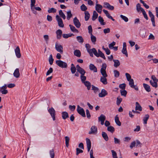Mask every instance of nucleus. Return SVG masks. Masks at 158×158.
I'll use <instances>...</instances> for the list:
<instances>
[{
    "instance_id": "nucleus-1",
    "label": "nucleus",
    "mask_w": 158,
    "mask_h": 158,
    "mask_svg": "<svg viewBox=\"0 0 158 158\" xmlns=\"http://www.w3.org/2000/svg\"><path fill=\"white\" fill-rule=\"evenodd\" d=\"M86 144L88 151H90V158H95V157L93 156V150L92 149L90 151L91 146V141L88 138H86Z\"/></svg>"
},
{
    "instance_id": "nucleus-2",
    "label": "nucleus",
    "mask_w": 158,
    "mask_h": 158,
    "mask_svg": "<svg viewBox=\"0 0 158 158\" xmlns=\"http://www.w3.org/2000/svg\"><path fill=\"white\" fill-rule=\"evenodd\" d=\"M56 64L59 67L62 68H66L68 65L66 63L60 60H56Z\"/></svg>"
},
{
    "instance_id": "nucleus-3",
    "label": "nucleus",
    "mask_w": 158,
    "mask_h": 158,
    "mask_svg": "<svg viewBox=\"0 0 158 158\" xmlns=\"http://www.w3.org/2000/svg\"><path fill=\"white\" fill-rule=\"evenodd\" d=\"M106 65L105 63H103L102 65V68L100 70V72L102 77H107L108 76L106 69Z\"/></svg>"
},
{
    "instance_id": "nucleus-4",
    "label": "nucleus",
    "mask_w": 158,
    "mask_h": 158,
    "mask_svg": "<svg viewBox=\"0 0 158 158\" xmlns=\"http://www.w3.org/2000/svg\"><path fill=\"white\" fill-rule=\"evenodd\" d=\"M56 19L58 22L59 26L60 27H63L64 24L61 18L58 15H56Z\"/></svg>"
},
{
    "instance_id": "nucleus-5",
    "label": "nucleus",
    "mask_w": 158,
    "mask_h": 158,
    "mask_svg": "<svg viewBox=\"0 0 158 158\" xmlns=\"http://www.w3.org/2000/svg\"><path fill=\"white\" fill-rule=\"evenodd\" d=\"M48 111L52 118L53 120L55 121L56 119V111L52 107L48 110Z\"/></svg>"
},
{
    "instance_id": "nucleus-6",
    "label": "nucleus",
    "mask_w": 158,
    "mask_h": 158,
    "mask_svg": "<svg viewBox=\"0 0 158 158\" xmlns=\"http://www.w3.org/2000/svg\"><path fill=\"white\" fill-rule=\"evenodd\" d=\"M77 111L78 114L83 117H85V113L84 109L80 107L79 105L77 106Z\"/></svg>"
},
{
    "instance_id": "nucleus-7",
    "label": "nucleus",
    "mask_w": 158,
    "mask_h": 158,
    "mask_svg": "<svg viewBox=\"0 0 158 158\" xmlns=\"http://www.w3.org/2000/svg\"><path fill=\"white\" fill-rule=\"evenodd\" d=\"M55 48L57 51L60 52V53H63V46L60 44L56 43L55 44Z\"/></svg>"
},
{
    "instance_id": "nucleus-8",
    "label": "nucleus",
    "mask_w": 158,
    "mask_h": 158,
    "mask_svg": "<svg viewBox=\"0 0 158 158\" xmlns=\"http://www.w3.org/2000/svg\"><path fill=\"white\" fill-rule=\"evenodd\" d=\"M76 69L77 72L81 74V75H84L85 73V71L80 66L77 64L76 65Z\"/></svg>"
},
{
    "instance_id": "nucleus-9",
    "label": "nucleus",
    "mask_w": 158,
    "mask_h": 158,
    "mask_svg": "<svg viewBox=\"0 0 158 158\" xmlns=\"http://www.w3.org/2000/svg\"><path fill=\"white\" fill-rule=\"evenodd\" d=\"M91 131L89 132V134H96L97 132V128L95 126H93L90 128Z\"/></svg>"
},
{
    "instance_id": "nucleus-10",
    "label": "nucleus",
    "mask_w": 158,
    "mask_h": 158,
    "mask_svg": "<svg viewBox=\"0 0 158 158\" xmlns=\"http://www.w3.org/2000/svg\"><path fill=\"white\" fill-rule=\"evenodd\" d=\"M6 88L7 85L6 84H5L3 86L1 87L0 92L2 94H7L8 91V90L6 89Z\"/></svg>"
},
{
    "instance_id": "nucleus-11",
    "label": "nucleus",
    "mask_w": 158,
    "mask_h": 158,
    "mask_svg": "<svg viewBox=\"0 0 158 158\" xmlns=\"http://www.w3.org/2000/svg\"><path fill=\"white\" fill-rule=\"evenodd\" d=\"M73 22L75 26L77 28L80 27L81 24L77 18L75 17L73 20Z\"/></svg>"
},
{
    "instance_id": "nucleus-12",
    "label": "nucleus",
    "mask_w": 158,
    "mask_h": 158,
    "mask_svg": "<svg viewBox=\"0 0 158 158\" xmlns=\"http://www.w3.org/2000/svg\"><path fill=\"white\" fill-rule=\"evenodd\" d=\"M104 7L107 8L110 10H113L114 9V7L111 6L108 2H104Z\"/></svg>"
},
{
    "instance_id": "nucleus-13",
    "label": "nucleus",
    "mask_w": 158,
    "mask_h": 158,
    "mask_svg": "<svg viewBox=\"0 0 158 158\" xmlns=\"http://www.w3.org/2000/svg\"><path fill=\"white\" fill-rule=\"evenodd\" d=\"M102 8V6L101 5L96 3L95 10L98 13H101Z\"/></svg>"
},
{
    "instance_id": "nucleus-14",
    "label": "nucleus",
    "mask_w": 158,
    "mask_h": 158,
    "mask_svg": "<svg viewBox=\"0 0 158 158\" xmlns=\"http://www.w3.org/2000/svg\"><path fill=\"white\" fill-rule=\"evenodd\" d=\"M107 94L108 93L106 91L105 89H102L101 92L99 94L98 96L100 97H103L107 95Z\"/></svg>"
},
{
    "instance_id": "nucleus-15",
    "label": "nucleus",
    "mask_w": 158,
    "mask_h": 158,
    "mask_svg": "<svg viewBox=\"0 0 158 158\" xmlns=\"http://www.w3.org/2000/svg\"><path fill=\"white\" fill-rule=\"evenodd\" d=\"M15 52L16 56L18 58H20L21 56V54L20 53V50L19 46L17 47L15 49Z\"/></svg>"
},
{
    "instance_id": "nucleus-16",
    "label": "nucleus",
    "mask_w": 158,
    "mask_h": 158,
    "mask_svg": "<svg viewBox=\"0 0 158 158\" xmlns=\"http://www.w3.org/2000/svg\"><path fill=\"white\" fill-rule=\"evenodd\" d=\"M85 47L86 48L87 52L89 53L90 56L92 57H93V54L91 53V51L92 49H90L91 46L89 44H85Z\"/></svg>"
},
{
    "instance_id": "nucleus-17",
    "label": "nucleus",
    "mask_w": 158,
    "mask_h": 158,
    "mask_svg": "<svg viewBox=\"0 0 158 158\" xmlns=\"http://www.w3.org/2000/svg\"><path fill=\"white\" fill-rule=\"evenodd\" d=\"M56 33L57 38L58 39H60L62 34V31L61 30L59 29L56 31Z\"/></svg>"
},
{
    "instance_id": "nucleus-18",
    "label": "nucleus",
    "mask_w": 158,
    "mask_h": 158,
    "mask_svg": "<svg viewBox=\"0 0 158 158\" xmlns=\"http://www.w3.org/2000/svg\"><path fill=\"white\" fill-rule=\"evenodd\" d=\"M89 69L93 71L94 72H97V68L95 65L92 64H90L89 65Z\"/></svg>"
},
{
    "instance_id": "nucleus-19",
    "label": "nucleus",
    "mask_w": 158,
    "mask_h": 158,
    "mask_svg": "<svg viewBox=\"0 0 158 158\" xmlns=\"http://www.w3.org/2000/svg\"><path fill=\"white\" fill-rule=\"evenodd\" d=\"M143 86L145 90L148 92L151 91V88L150 86L148 84L145 83L143 84Z\"/></svg>"
},
{
    "instance_id": "nucleus-20",
    "label": "nucleus",
    "mask_w": 158,
    "mask_h": 158,
    "mask_svg": "<svg viewBox=\"0 0 158 158\" xmlns=\"http://www.w3.org/2000/svg\"><path fill=\"white\" fill-rule=\"evenodd\" d=\"M13 75L16 78H18L19 77L20 73L19 69L17 68L15 69L13 73Z\"/></svg>"
},
{
    "instance_id": "nucleus-21",
    "label": "nucleus",
    "mask_w": 158,
    "mask_h": 158,
    "mask_svg": "<svg viewBox=\"0 0 158 158\" xmlns=\"http://www.w3.org/2000/svg\"><path fill=\"white\" fill-rule=\"evenodd\" d=\"M83 83L85 86L87 87L88 90H89L91 88V84L90 82L88 81H85V82H83Z\"/></svg>"
},
{
    "instance_id": "nucleus-22",
    "label": "nucleus",
    "mask_w": 158,
    "mask_h": 158,
    "mask_svg": "<svg viewBox=\"0 0 158 158\" xmlns=\"http://www.w3.org/2000/svg\"><path fill=\"white\" fill-rule=\"evenodd\" d=\"M62 116L63 119H65L69 117L68 113L66 111L63 112L62 113Z\"/></svg>"
},
{
    "instance_id": "nucleus-23",
    "label": "nucleus",
    "mask_w": 158,
    "mask_h": 158,
    "mask_svg": "<svg viewBox=\"0 0 158 158\" xmlns=\"http://www.w3.org/2000/svg\"><path fill=\"white\" fill-rule=\"evenodd\" d=\"M115 122L118 125V126H120L121 125V123L120 121L119 118L117 115L114 118Z\"/></svg>"
},
{
    "instance_id": "nucleus-24",
    "label": "nucleus",
    "mask_w": 158,
    "mask_h": 158,
    "mask_svg": "<svg viewBox=\"0 0 158 158\" xmlns=\"http://www.w3.org/2000/svg\"><path fill=\"white\" fill-rule=\"evenodd\" d=\"M136 10L138 12H139L140 10L142 12L144 10L141 7L140 4L138 3L136 5Z\"/></svg>"
},
{
    "instance_id": "nucleus-25",
    "label": "nucleus",
    "mask_w": 158,
    "mask_h": 158,
    "mask_svg": "<svg viewBox=\"0 0 158 158\" xmlns=\"http://www.w3.org/2000/svg\"><path fill=\"white\" fill-rule=\"evenodd\" d=\"M98 14L95 11H94L93 12V15L92 17V20L93 21H95L98 17Z\"/></svg>"
},
{
    "instance_id": "nucleus-26",
    "label": "nucleus",
    "mask_w": 158,
    "mask_h": 158,
    "mask_svg": "<svg viewBox=\"0 0 158 158\" xmlns=\"http://www.w3.org/2000/svg\"><path fill=\"white\" fill-rule=\"evenodd\" d=\"M135 110H139L140 111H141L142 110V108L139 103L138 102H136L135 103Z\"/></svg>"
},
{
    "instance_id": "nucleus-27",
    "label": "nucleus",
    "mask_w": 158,
    "mask_h": 158,
    "mask_svg": "<svg viewBox=\"0 0 158 158\" xmlns=\"http://www.w3.org/2000/svg\"><path fill=\"white\" fill-rule=\"evenodd\" d=\"M74 54L75 56L79 57L81 56V52L79 50H75L74 52Z\"/></svg>"
},
{
    "instance_id": "nucleus-28",
    "label": "nucleus",
    "mask_w": 158,
    "mask_h": 158,
    "mask_svg": "<svg viewBox=\"0 0 158 158\" xmlns=\"http://www.w3.org/2000/svg\"><path fill=\"white\" fill-rule=\"evenodd\" d=\"M106 77H101L100 78V81L103 84L106 85L107 84V79Z\"/></svg>"
},
{
    "instance_id": "nucleus-29",
    "label": "nucleus",
    "mask_w": 158,
    "mask_h": 158,
    "mask_svg": "<svg viewBox=\"0 0 158 158\" xmlns=\"http://www.w3.org/2000/svg\"><path fill=\"white\" fill-rule=\"evenodd\" d=\"M91 52L92 54H93V53H94V55L96 57H99V55H98L97 51L95 48H92L91 51Z\"/></svg>"
},
{
    "instance_id": "nucleus-30",
    "label": "nucleus",
    "mask_w": 158,
    "mask_h": 158,
    "mask_svg": "<svg viewBox=\"0 0 158 158\" xmlns=\"http://www.w3.org/2000/svg\"><path fill=\"white\" fill-rule=\"evenodd\" d=\"M69 27H70V29L71 31L74 32L78 33L79 32L78 30L76 29L75 27L72 25H69Z\"/></svg>"
},
{
    "instance_id": "nucleus-31",
    "label": "nucleus",
    "mask_w": 158,
    "mask_h": 158,
    "mask_svg": "<svg viewBox=\"0 0 158 158\" xmlns=\"http://www.w3.org/2000/svg\"><path fill=\"white\" fill-rule=\"evenodd\" d=\"M113 61L114 63V66L115 67L117 68L120 65V62L118 60H113Z\"/></svg>"
},
{
    "instance_id": "nucleus-32",
    "label": "nucleus",
    "mask_w": 158,
    "mask_h": 158,
    "mask_svg": "<svg viewBox=\"0 0 158 158\" xmlns=\"http://www.w3.org/2000/svg\"><path fill=\"white\" fill-rule=\"evenodd\" d=\"M102 136L104 139L106 141L108 140V137L107 134L104 132H102Z\"/></svg>"
},
{
    "instance_id": "nucleus-33",
    "label": "nucleus",
    "mask_w": 158,
    "mask_h": 158,
    "mask_svg": "<svg viewBox=\"0 0 158 158\" xmlns=\"http://www.w3.org/2000/svg\"><path fill=\"white\" fill-rule=\"evenodd\" d=\"M70 70L71 72V73L72 74L74 73L76 70V68L74 64H71V67L70 68Z\"/></svg>"
},
{
    "instance_id": "nucleus-34",
    "label": "nucleus",
    "mask_w": 158,
    "mask_h": 158,
    "mask_svg": "<svg viewBox=\"0 0 158 158\" xmlns=\"http://www.w3.org/2000/svg\"><path fill=\"white\" fill-rule=\"evenodd\" d=\"M85 19L86 21H88L90 18V14L88 11L85 12Z\"/></svg>"
},
{
    "instance_id": "nucleus-35",
    "label": "nucleus",
    "mask_w": 158,
    "mask_h": 158,
    "mask_svg": "<svg viewBox=\"0 0 158 158\" xmlns=\"http://www.w3.org/2000/svg\"><path fill=\"white\" fill-rule=\"evenodd\" d=\"M98 19L101 25H104L106 24V23L104 22V20L103 18L101 16L98 17Z\"/></svg>"
},
{
    "instance_id": "nucleus-36",
    "label": "nucleus",
    "mask_w": 158,
    "mask_h": 158,
    "mask_svg": "<svg viewBox=\"0 0 158 158\" xmlns=\"http://www.w3.org/2000/svg\"><path fill=\"white\" fill-rule=\"evenodd\" d=\"M59 14L60 16L62 18L64 19H65L66 18L65 15L64 14L62 10H60L59 11Z\"/></svg>"
},
{
    "instance_id": "nucleus-37",
    "label": "nucleus",
    "mask_w": 158,
    "mask_h": 158,
    "mask_svg": "<svg viewBox=\"0 0 158 158\" xmlns=\"http://www.w3.org/2000/svg\"><path fill=\"white\" fill-rule=\"evenodd\" d=\"M72 36H74V35L73 33H69L68 34H63L62 35L63 37L65 39L68 38L69 37Z\"/></svg>"
},
{
    "instance_id": "nucleus-38",
    "label": "nucleus",
    "mask_w": 158,
    "mask_h": 158,
    "mask_svg": "<svg viewBox=\"0 0 158 158\" xmlns=\"http://www.w3.org/2000/svg\"><path fill=\"white\" fill-rule=\"evenodd\" d=\"M98 55H99V56L103 58L104 60L106 59V57H105L104 54L100 51V49L98 50Z\"/></svg>"
},
{
    "instance_id": "nucleus-39",
    "label": "nucleus",
    "mask_w": 158,
    "mask_h": 158,
    "mask_svg": "<svg viewBox=\"0 0 158 158\" xmlns=\"http://www.w3.org/2000/svg\"><path fill=\"white\" fill-rule=\"evenodd\" d=\"M67 19L68 20H69L70 18L72 17V15L70 10L67 12Z\"/></svg>"
},
{
    "instance_id": "nucleus-40",
    "label": "nucleus",
    "mask_w": 158,
    "mask_h": 158,
    "mask_svg": "<svg viewBox=\"0 0 158 158\" xmlns=\"http://www.w3.org/2000/svg\"><path fill=\"white\" fill-rule=\"evenodd\" d=\"M107 130L108 131L110 132L111 133H113L115 131L114 128L112 126H108L107 127Z\"/></svg>"
},
{
    "instance_id": "nucleus-41",
    "label": "nucleus",
    "mask_w": 158,
    "mask_h": 158,
    "mask_svg": "<svg viewBox=\"0 0 158 158\" xmlns=\"http://www.w3.org/2000/svg\"><path fill=\"white\" fill-rule=\"evenodd\" d=\"M91 35V40L92 42L94 44H95V43L96 41V38L95 36L93 35L92 34L90 35Z\"/></svg>"
},
{
    "instance_id": "nucleus-42",
    "label": "nucleus",
    "mask_w": 158,
    "mask_h": 158,
    "mask_svg": "<svg viewBox=\"0 0 158 158\" xmlns=\"http://www.w3.org/2000/svg\"><path fill=\"white\" fill-rule=\"evenodd\" d=\"M149 117V116L148 114H146L145 115V117H143V123L144 124H146L147 123V121Z\"/></svg>"
},
{
    "instance_id": "nucleus-43",
    "label": "nucleus",
    "mask_w": 158,
    "mask_h": 158,
    "mask_svg": "<svg viewBox=\"0 0 158 158\" xmlns=\"http://www.w3.org/2000/svg\"><path fill=\"white\" fill-rule=\"evenodd\" d=\"M76 38L78 42L81 43H83V42L84 40L81 36H77Z\"/></svg>"
},
{
    "instance_id": "nucleus-44",
    "label": "nucleus",
    "mask_w": 158,
    "mask_h": 158,
    "mask_svg": "<svg viewBox=\"0 0 158 158\" xmlns=\"http://www.w3.org/2000/svg\"><path fill=\"white\" fill-rule=\"evenodd\" d=\"M65 140V144L66 147L68 148L69 146V137L66 136L64 137Z\"/></svg>"
},
{
    "instance_id": "nucleus-45",
    "label": "nucleus",
    "mask_w": 158,
    "mask_h": 158,
    "mask_svg": "<svg viewBox=\"0 0 158 158\" xmlns=\"http://www.w3.org/2000/svg\"><path fill=\"white\" fill-rule=\"evenodd\" d=\"M106 119V117L105 116L102 114L101 115L98 117V121H105Z\"/></svg>"
},
{
    "instance_id": "nucleus-46",
    "label": "nucleus",
    "mask_w": 158,
    "mask_h": 158,
    "mask_svg": "<svg viewBox=\"0 0 158 158\" xmlns=\"http://www.w3.org/2000/svg\"><path fill=\"white\" fill-rule=\"evenodd\" d=\"M91 86L92 89L94 91V92L95 93H96L97 92L99 91V89L98 88L95 87L93 85H92Z\"/></svg>"
},
{
    "instance_id": "nucleus-47",
    "label": "nucleus",
    "mask_w": 158,
    "mask_h": 158,
    "mask_svg": "<svg viewBox=\"0 0 158 158\" xmlns=\"http://www.w3.org/2000/svg\"><path fill=\"white\" fill-rule=\"evenodd\" d=\"M48 12L49 13H55L56 12V9L52 7L49 9L48 10Z\"/></svg>"
},
{
    "instance_id": "nucleus-48",
    "label": "nucleus",
    "mask_w": 158,
    "mask_h": 158,
    "mask_svg": "<svg viewBox=\"0 0 158 158\" xmlns=\"http://www.w3.org/2000/svg\"><path fill=\"white\" fill-rule=\"evenodd\" d=\"M80 8L82 11H86V10H87V8L84 4H82L80 6Z\"/></svg>"
},
{
    "instance_id": "nucleus-49",
    "label": "nucleus",
    "mask_w": 158,
    "mask_h": 158,
    "mask_svg": "<svg viewBox=\"0 0 158 158\" xmlns=\"http://www.w3.org/2000/svg\"><path fill=\"white\" fill-rule=\"evenodd\" d=\"M54 60V59L52 58V54H51L49 57L48 61L49 62V64L50 65H52V64L53 61Z\"/></svg>"
},
{
    "instance_id": "nucleus-50",
    "label": "nucleus",
    "mask_w": 158,
    "mask_h": 158,
    "mask_svg": "<svg viewBox=\"0 0 158 158\" xmlns=\"http://www.w3.org/2000/svg\"><path fill=\"white\" fill-rule=\"evenodd\" d=\"M114 76L115 77H118L120 75V73L117 70H114Z\"/></svg>"
},
{
    "instance_id": "nucleus-51",
    "label": "nucleus",
    "mask_w": 158,
    "mask_h": 158,
    "mask_svg": "<svg viewBox=\"0 0 158 158\" xmlns=\"http://www.w3.org/2000/svg\"><path fill=\"white\" fill-rule=\"evenodd\" d=\"M122 101V99L118 97L117 98L116 104L117 105H119Z\"/></svg>"
},
{
    "instance_id": "nucleus-52",
    "label": "nucleus",
    "mask_w": 158,
    "mask_h": 158,
    "mask_svg": "<svg viewBox=\"0 0 158 158\" xmlns=\"http://www.w3.org/2000/svg\"><path fill=\"white\" fill-rule=\"evenodd\" d=\"M122 52L123 54H125L126 56L127 57L128 56V54L127 50V48H123L122 51Z\"/></svg>"
},
{
    "instance_id": "nucleus-53",
    "label": "nucleus",
    "mask_w": 158,
    "mask_h": 158,
    "mask_svg": "<svg viewBox=\"0 0 158 158\" xmlns=\"http://www.w3.org/2000/svg\"><path fill=\"white\" fill-rule=\"evenodd\" d=\"M113 158H118L116 152L114 150L111 151Z\"/></svg>"
},
{
    "instance_id": "nucleus-54",
    "label": "nucleus",
    "mask_w": 158,
    "mask_h": 158,
    "mask_svg": "<svg viewBox=\"0 0 158 158\" xmlns=\"http://www.w3.org/2000/svg\"><path fill=\"white\" fill-rule=\"evenodd\" d=\"M120 17L125 22H127L128 21V18L125 16H124L121 15H120Z\"/></svg>"
},
{
    "instance_id": "nucleus-55",
    "label": "nucleus",
    "mask_w": 158,
    "mask_h": 158,
    "mask_svg": "<svg viewBox=\"0 0 158 158\" xmlns=\"http://www.w3.org/2000/svg\"><path fill=\"white\" fill-rule=\"evenodd\" d=\"M53 69L52 68H50L49 69L48 71L47 72L46 75L48 76L50 74L52 73L53 72Z\"/></svg>"
},
{
    "instance_id": "nucleus-56",
    "label": "nucleus",
    "mask_w": 158,
    "mask_h": 158,
    "mask_svg": "<svg viewBox=\"0 0 158 158\" xmlns=\"http://www.w3.org/2000/svg\"><path fill=\"white\" fill-rule=\"evenodd\" d=\"M84 75H81L80 77L81 81L82 83H83V82H85V80L86 79V77L85 76H84Z\"/></svg>"
},
{
    "instance_id": "nucleus-57",
    "label": "nucleus",
    "mask_w": 158,
    "mask_h": 158,
    "mask_svg": "<svg viewBox=\"0 0 158 158\" xmlns=\"http://www.w3.org/2000/svg\"><path fill=\"white\" fill-rule=\"evenodd\" d=\"M50 155L51 158H54L55 154L54 152V151L53 149H52L50 151Z\"/></svg>"
},
{
    "instance_id": "nucleus-58",
    "label": "nucleus",
    "mask_w": 158,
    "mask_h": 158,
    "mask_svg": "<svg viewBox=\"0 0 158 158\" xmlns=\"http://www.w3.org/2000/svg\"><path fill=\"white\" fill-rule=\"evenodd\" d=\"M120 93L121 95L125 97L126 96L127 94V91L124 89L123 90H121Z\"/></svg>"
},
{
    "instance_id": "nucleus-59",
    "label": "nucleus",
    "mask_w": 158,
    "mask_h": 158,
    "mask_svg": "<svg viewBox=\"0 0 158 158\" xmlns=\"http://www.w3.org/2000/svg\"><path fill=\"white\" fill-rule=\"evenodd\" d=\"M114 143L115 144H120V140L114 137Z\"/></svg>"
},
{
    "instance_id": "nucleus-60",
    "label": "nucleus",
    "mask_w": 158,
    "mask_h": 158,
    "mask_svg": "<svg viewBox=\"0 0 158 158\" xmlns=\"http://www.w3.org/2000/svg\"><path fill=\"white\" fill-rule=\"evenodd\" d=\"M126 85L125 83H123L122 84H121L119 85V87L120 88L124 90L126 87Z\"/></svg>"
},
{
    "instance_id": "nucleus-61",
    "label": "nucleus",
    "mask_w": 158,
    "mask_h": 158,
    "mask_svg": "<svg viewBox=\"0 0 158 158\" xmlns=\"http://www.w3.org/2000/svg\"><path fill=\"white\" fill-rule=\"evenodd\" d=\"M83 152V151L79 148H76V155H78L80 153H82Z\"/></svg>"
},
{
    "instance_id": "nucleus-62",
    "label": "nucleus",
    "mask_w": 158,
    "mask_h": 158,
    "mask_svg": "<svg viewBox=\"0 0 158 158\" xmlns=\"http://www.w3.org/2000/svg\"><path fill=\"white\" fill-rule=\"evenodd\" d=\"M88 32L90 35L92 34L93 29L91 25H89L88 27Z\"/></svg>"
},
{
    "instance_id": "nucleus-63",
    "label": "nucleus",
    "mask_w": 158,
    "mask_h": 158,
    "mask_svg": "<svg viewBox=\"0 0 158 158\" xmlns=\"http://www.w3.org/2000/svg\"><path fill=\"white\" fill-rule=\"evenodd\" d=\"M116 43L115 42L113 41L112 43L110 44L109 45V48L111 49L113 47H114V46L115 45Z\"/></svg>"
},
{
    "instance_id": "nucleus-64",
    "label": "nucleus",
    "mask_w": 158,
    "mask_h": 158,
    "mask_svg": "<svg viewBox=\"0 0 158 158\" xmlns=\"http://www.w3.org/2000/svg\"><path fill=\"white\" fill-rule=\"evenodd\" d=\"M125 75L126 77L127 80L128 81L131 79V77L130 74L127 73H125Z\"/></svg>"
}]
</instances>
